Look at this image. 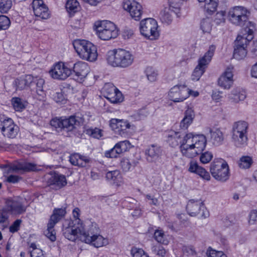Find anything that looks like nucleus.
I'll return each instance as SVG.
<instances>
[{"label":"nucleus","mask_w":257,"mask_h":257,"mask_svg":"<svg viewBox=\"0 0 257 257\" xmlns=\"http://www.w3.org/2000/svg\"><path fill=\"white\" fill-rule=\"evenodd\" d=\"M182 136L179 132L170 131L167 135L166 141L171 147L174 148L180 144V150L183 156L193 158L205 148L206 139L205 136L195 135L192 133L186 134L183 137Z\"/></svg>","instance_id":"1"},{"label":"nucleus","mask_w":257,"mask_h":257,"mask_svg":"<svg viewBox=\"0 0 257 257\" xmlns=\"http://www.w3.org/2000/svg\"><path fill=\"white\" fill-rule=\"evenodd\" d=\"M134 59V56L130 51L122 49L110 50L106 55L107 63L114 67H128L133 64Z\"/></svg>","instance_id":"2"},{"label":"nucleus","mask_w":257,"mask_h":257,"mask_svg":"<svg viewBox=\"0 0 257 257\" xmlns=\"http://www.w3.org/2000/svg\"><path fill=\"white\" fill-rule=\"evenodd\" d=\"M77 55L81 59L90 62L95 61L98 56L96 47L89 41L76 39L72 43Z\"/></svg>","instance_id":"3"},{"label":"nucleus","mask_w":257,"mask_h":257,"mask_svg":"<svg viewBox=\"0 0 257 257\" xmlns=\"http://www.w3.org/2000/svg\"><path fill=\"white\" fill-rule=\"evenodd\" d=\"M94 30L97 37L102 40L108 41L114 39L118 35L116 25L109 21H99L95 23Z\"/></svg>","instance_id":"4"},{"label":"nucleus","mask_w":257,"mask_h":257,"mask_svg":"<svg viewBox=\"0 0 257 257\" xmlns=\"http://www.w3.org/2000/svg\"><path fill=\"white\" fill-rule=\"evenodd\" d=\"M248 128V124L244 121H238L233 123L231 139L236 147L242 148L247 145Z\"/></svg>","instance_id":"5"},{"label":"nucleus","mask_w":257,"mask_h":257,"mask_svg":"<svg viewBox=\"0 0 257 257\" xmlns=\"http://www.w3.org/2000/svg\"><path fill=\"white\" fill-rule=\"evenodd\" d=\"M83 122V117L71 115L68 117H55L51 120L50 124L56 128H66L68 131H71L82 124Z\"/></svg>","instance_id":"6"},{"label":"nucleus","mask_w":257,"mask_h":257,"mask_svg":"<svg viewBox=\"0 0 257 257\" xmlns=\"http://www.w3.org/2000/svg\"><path fill=\"white\" fill-rule=\"evenodd\" d=\"M140 31L142 36L150 40H157L160 36L157 22L153 18H146L140 23Z\"/></svg>","instance_id":"7"},{"label":"nucleus","mask_w":257,"mask_h":257,"mask_svg":"<svg viewBox=\"0 0 257 257\" xmlns=\"http://www.w3.org/2000/svg\"><path fill=\"white\" fill-rule=\"evenodd\" d=\"M210 172L216 180L225 182L229 177V168L227 163L222 159L215 160L210 166Z\"/></svg>","instance_id":"8"},{"label":"nucleus","mask_w":257,"mask_h":257,"mask_svg":"<svg viewBox=\"0 0 257 257\" xmlns=\"http://www.w3.org/2000/svg\"><path fill=\"white\" fill-rule=\"evenodd\" d=\"M248 13L247 10L242 7H235L229 10L228 19L234 25L242 26L245 24V28H248V23L250 22L247 21Z\"/></svg>","instance_id":"9"},{"label":"nucleus","mask_w":257,"mask_h":257,"mask_svg":"<svg viewBox=\"0 0 257 257\" xmlns=\"http://www.w3.org/2000/svg\"><path fill=\"white\" fill-rule=\"evenodd\" d=\"M124 11L127 12L131 18L137 21H140L143 14L142 5L135 0H124L122 3Z\"/></svg>","instance_id":"10"},{"label":"nucleus","mask_w":257,"mask_h":257,"mask_svg":"<svg viewBox=\"0 0 257 257\" xmlns=\"http://www.w3.org/2000/svg\"><path fill=\"white\" fill-rule=\"evenodd\" d=\"M0 129L5 137L11 139L15 138L19 131L12 119L4 115H0Z\"/></svg>","instance_id":"11"},{"label":"nucleus","mask_w":257,"mask_h":257,"mask_svg":"<svg viewBox=\"0 0 257 257\" xmlns=\"http://www.w3.org/2000/svg\"><path fill=\"white\" fill-rule=\"evenodd\" d=\"M49 73L54 79L65 80L72 74V69L68 64L58 62L52 66Z\"/></svg>","instance_id":"12"},{"label":"nucleus","mask_w":257,"mask_h":257,"mask_svg":"<svg viewBox=\"0 0 257 257\" xmlns=\"http://www.w3.org/2000/svg\"><path fill=\"white\" fill-rule=\"evenodd\" d=\"M86 232L83 224H76L74 222H70L68 226L63 229L64 236L71 241H75L77 238L81 241V236Z\"/></svg>","instance_id":"13"},{"label":"nucleus","mask_w":257,"mask_h":257,"mask_svg":"<svg viewBox=\"0 0 257 257\" xmlns=\"http://www.w3.org/2000/svg\"><path fill=\"white\" fill-rule=\"evenodd\" d=\"M186 209L188 214L191 216H195L199 213H200V216L203 218H206L209 216V211L201 200H190L187 203Z\"/></svg>","instance_id":"14"},{"label":"nucleus","mask_w":257,"mask_h":257,"mask_svg":"<svg viewBox=\"0 0 257 257\" xmlns=\"http://www.w3.org/2000/svg\"><path fill=\"white\" fill-rule=\"evenodd\" d=\"M81 241L96 248L101 247L108 244L109 240L107 237L100 234H89L86 232L81 236Z\"/></svg>","instance_id":"15"},{"label":"nucleus","mask_w":257,"mask_h":257,"mask_svg":"<svg viewBox=\"0 0 257 257\" xmlns=\"http://www.w3.org/2000/svg\"><path fill=\"white\" fill-rule=\"evenodd\" d=\"M248 28H245L242 32V35H238L235 41V47L246 48L250 41L253 38V33L255 30L254 24L248 22Z\"/></svg>","instance_id":"16"},{"label":"nucleus","mask_w":257,"mask_h":257,"mask_svg":"<svg viewBox=\"0 0 257 257\" xmlns=\"http://www.w3.org/2000/svg\"><path fill=\"white\" fill-rule=\"evenodd\" d=\"M105 97L112 103H118L123 100L121 92L112 83H106L103 87Z\"/></svg>","instance_id":"17"},{"label":"nucleus","mask_w":257,"mask_h":257,"mask_svg":"<svg viewBox=\"0 0 257 257\" xmlns=\"http://www.w3.org/2000/svg\"><path fill=\"white\" fill-rule=\"evenodd\" d=\"M131 147V144L128 141H120L112 149L106 151L104 156L108 158H117L123 153L128 151Z\"/></svg>","instance_id":"18"},{"label":"nucleus","mask_w":257,"mask_h":257,"mask_svg":"<svg viewBox=\"0 0 257 257\" xmlns=\"http://www.w3.org/2000/svg\"><path fill=\"white\" fill-rule=\"evenodd\" d=\"M169 98L175 102H182L188 97V88L185 85H175L168 92Z\"/></svg>","instance_id":"19"},{"label":"nucleus","mask_w":257,"mask_h":257,"mask_svg":"<svg viewBox=\"0 0 257 257\" xmlns=\"http://www.w3.org/2000/svg\"><path fill=\"white\" fill-rule=\"evenodd\" d=\"M32 7L36 17L42 20H47L51 17V12L43 0H33Z\"/></svg>","instance_id":"20"},{"label":"nucleus","mask_w":257,"mask_h":257,"mask_svg":"<svg viewBox=\"0 0 257 257\" xmlns=\"http://www.w3.org/2000/svg\"><path fill=\"white\" fill-rule=\"evenodd\" d=\"M233 69L234 67L232 65H229L220 76L218 80V84L220 87L226 89H228L231 87L233 83Z\"/></svg>","instance_id":"21"},{"label":"nucleus","mask_w":257,"mask_h":257,"mask_svg":"<svg viewBox=\"0 0 257 257\" xmlns=\"http://www.w3.org/2000/svg\"><path fill=\"white\" fill-rule=\"evenodd\" d=\"M73 71L75 73L74 79L78 82H81L88 74L89 68L87 63L78 62L74 65Z\"/></svg>","instance_id":"22"},{"label":"nucleus","mask_w":257,"mask_h":257,"mask_svg":"<svg viewBox=\"0 0 257 257\" xmlns=\"http://www.w3.org/2000/svg\"><path fill=\"white\" fill-rule=\"evenodd\" d=\"M6 203L7 211L12 214H20L24 213L26 210V207L20 199H9Z\"/></svg>","instance_id":"23"},{"label":"nucleus","mask_w":257,"mask_h":257,"mask_svg":"<svg viewBox=\"0 0 257 257\" xmlns=\"http://www.w3.org/2000/svg\"><path fill=\"white\" fill-rule=\"evenodd\" d=\"M147 160L149 162H155L162 155L161 147L152 145L145 151Z\"/></svg>","instance_id":"24"},{"label":"nucleus","mask_w":257,"mask_h":257,"mask_svg":"<svg viewBox=\"0 0 257 257\" xmlns=\"http://www.w3.org/2000/svg\"><path fill=\"white\" fill-rule=\"evenodd\" d=\"M110 126L113 131L120 134L131 127V124L127 120L116 118H112L110 120Z\"/></svg>","instance_id":"25"},{"label":"nucleus","mask_w":257,"mask_h":257,"mask_svg":"<svg viewBox=\"0 0 257 257\" xmlns=\"http://www.w3.org/2000/svg\"><path fill=\"white\" fill-rule=\"evenodd\" d=\"M107 180L111 183L117 186H121L123 183V178L119 171L114 170L109 171L106 174Z\"/></svg>","instance_id":"26"},{"label":"nucleus","mask_w":257,"mask_h":257,"mask_svg":"<svg viewBox=\"0 0 257 257\" xmlns=\"http://www.w3.org/2000/svg\"><path fill=\"white\" fill-rule=\"evenodd\" d=\"M33 77L31 75H26L15 80V85L17 89L23 90L29 87L33 81Z\"/></svg>","instance_id":"27"},{"label":"nucleus","mask_w":257,"mask_h":257,"mask_svg":"<svg viewBox=\"0 0 257 257\" xmlns=\"http://www.w3.org/2000/svg\"><path fill=\"white\" fill-rule=\"evenodd\" d=\"M215 48L216 47L215 46H210L209 48L208 51L205 54L204 56L199 59L198 65H197V66L201 68H203L204 70H205L206 66L209 63V62L211 60V58L214 54Z\"/></svg>","instance_id":"28"},{"label":"nucleus","mask_w":257,"mask_h":257,"mask_svg":"<svg viewBox=\"0 0 257 257\" xmlns=\"http://www.w3.org/2000/svg\"><path fill=\"white\" fill-rule=\"evenodd\" d=\"M246 97L245 91L240 88L233 89L228 95L229 100L234 103H238L240 101L243 100Z\"/></svg>","instance_id":"29"},{"label":"nucleus","mask_w":257,"mask_h":257,"mask_svg":"<svg viewBox=\"0 0 257 257\" xmlns=\"http://www.w3.org/2000/svg\"><path fill=\"white\" fill-rule=\"evenodd\" d=\"M66 214L65 208H54L49 220L50 225L56 224L65 216Z\"/></svg>","instance_id":"30"},{"label":"nucleus","mask_w":257,"mask_h":257,"mask_svg":"<svg viewBox=\"0 0 257 257\" xmlns=\"http://www.w3.org/2000/svg\"><path fill=\"white\" fill-rule=\"evenodd\" d=\"M70 163L75 166L85 167L89 162V159L85 156H82L78 154H74L70 156Z\"/></svg>","instance_id":"31"},{"label":"nucleus","mask_w":257,"mask_h":257,"mask_svg":"<svg viewBox=\"0 0 257 257\" xmlns=\"http://www.w3.org/2000/svg\"><path fill=\"white\" fill-rule=\"evenodd\" d=\"M194 117V111L191 109H187L185 113V116L180 122V127L183 129H187L192 123Z\"/></svg>","instance_id":"32"},{"label":"nucleus","mask_w":257,"mask_h":257,"mask_svg":"<svg viewBox=\"0 0 257 257\" xmlns=\"http://www.w3.org/2000/svg\"><path fill=\"white\" fill-rule=\"evenodd\" d=\"M49 183L50 185H56L59 187H62L67 183L65 176L58 174L52 175L49 179Z\"/></svg>","instance_id":"33"},{"label":"nucleus","mask_w":257,"mask_h":257,"mask_svg":"<svg viewBox=\"0 0 257 257\" xmlns=\"http://www.w3.org/2000/svg\"><path fill=\"white\" fill-rule=\"evenodd\" d=\"M11 169L16 172L19 171H35L36 169V166L35 165L30 163H19L13 165Z\"/></svg>","instance_id":"34"},{"label":"nucleus","mask_w":257,"mask_h":257,"mask_svg":"<svg viewBox=\"0 0 257 257\" xmlns=\"http://www.w3.org/2000/svg\"><path fill=\"white\" fill-rule=\"evenodd\" d=\"M170 8H164L160 14V19L162 23L167 25L170 24L173 21V16Z\"/></svg>","instance_id":"35"},{"label":"nucleus","mask_w":257,"mask_h":257,"mask_svg":"<svg viewBox=\"0 0 257 257\" xmlns=\"http://www.w3.org/2000/svg\"><path fill=\"white\" fill-rule=\"evenodd\" d=\"M200 3H203L204 10L208 14L215 12L217 7V0H198Z\"/></svg>","instance_id":"36"},{"label":"nucleus","mask_w":257,"mask_h":257,"mask_svg":"<svg viewBox=\"0 0 257 257\" xmlns=\"http://www.w3.org/2000/svg\"><path fill=\"white\" fill-rule=\"evenodd\" d=\"M211 140L214 145H220L223 141V133L219 129H215L213 131H211Z\"/></svg>","instance_id":"37"},{"label":"nucleus","mask_w":257,"mask_h":257,"mask_svg":"<svg viewBox=\"0 0 257 257\" xmlns=\"http://www.w3.org/2000/svg\"><path fill=\"white\" fill-rule=\"evenodd\" d=\"M11 103L14 109L17 111H22L27 105L26 101L17 97L12 98Z\"/></svg>","instance_id":"38"},{"label":"nucleus","mask_w":257,"mask_h":257,"mask_svg":"<svg viewBox=\"0 0 257 257\" xmlns=\"http://www.w3.org/2000/svg\"><path fill=\"white\" fill-rule=\"evenodd\" d=\"M252 164V159L249 156H242L238 162V167L242 169H249Z\"/></svg>","instance_id":"39"},{"label":"nucleus","mask_w":257,"mask_h":257,"mask_svg":"<svg viewBox=\"0 0 257 257\" xmlns=\"http://www.w3.org/2000/svg\"><path fill=\"white\" fill-rule=\"evenodd\" d=\"M154 237L155 240L161 243L168 244L169 241L166 239V236L164 231L162 229H157L155 230Z\"/></svg>","instance_id":"40"},{"label":"nucleus","mask_w":257,"mask_h":257,"mask_svg":"<svg viewBox=\"0 0 257 257\" xmlns=\"http://www.w3.org/2000/svg\"><path fill=\"white\" fill-rule=\"evenodd\" d=\"M247 55L246 48L244 47H235L233 53V57L237 60H241L244 59Z\"/></svg>","instance_id":"41"},{"label":"nucleus","mask_w":257,"mask_h":257,"mask_svg":"<svg viewBox=\"0 0 257 257\" xmlns=\"http://www.w3.org/2000/svg\"><path fill=\"white\" fill-rule=\"evenodd\" d=\"M66 8L69 13L76 12L79 8V4L77 0H68Z\"/></svg>","instance_id":"42"},{"label":"nucleus","mask_w":257,"mask_h":257,"mask_svg":"<svg viewBox=\"0 0 257 257\" xmlns=\"http://www.w3.org/2000/svg\"><path fill=\"white\" fill-rule=\"evenodd\" d=\"M13 5L12 0H1L0 12L6 14L11 9Z\"/></svg>","instance_id":"43"},{"label":"nucleus","mask_w":257,"mask_h":257,"mask_svg":"<svg viewBox=\"0 0 257 257\" xmlns=\"http://www.w3.org/2000/svg\"><path fill=\"white\" fill-rule=\"evenodd\" d=\"M146 74L148 80L151 82L156 81L158 75L157 71L152 67L146 68Z\"/></svg>","instance_id":"44"},{"label":"nucleus","mask_w":257,"mask_h":257,"mask_svg":"<svg viewBox=\"0 0 257 257\" xmlns=\"http://www.w3.org/2000/svg\"><path fill=\"white\" fill-rule=\"evenodd\" d=\"M53 99L57 103H64L66 99L62 90L59 89L58 91H53L51 93Z\"/></svg>","instance_id":"45"},{"label":"nucleus","mask_w":257,"mask_h":257,"mask_svg":"<svg viewBox=\"0 0 257 257\" xmlns=\"http://www.w3.org/2000/svg\"><path fill=\"white\" fill-rule=\"evenodd\" d=\"M200 28L204 33H210L212 29L211 20L208 18L203 19L201 22Z\"/></svg>","instance_id":"46"},{"label":"nucleus","mask_w":257,"mask_h":257,"mask_svg":"<svg viewBox=\"0 0 257 257\" xmlns=\"http://www.w3.org/2000/svg\"><path fill=\"white\" fill-rule=\"evenodd\" d=\"M202 166L195 160H191L188 164L187 170L191 173L196 174Z\"/></svg>","instance_id":"47"},{"label":"nucleus","mask_w":257,"mask_h":257,"mask_svg":"<svg viewBox=\"0 0 257 257\" xmlns=\"http://www.w3.org/2000/svg\"><path fill=\"white\" fill-rule=\"evenodd\" d=\"M55 225V224H51L50 225V222H48L47 224V229L45 233L46 236L52 241H54L56 239V232L54 229Z\"/></svg>","instance_id":"48"},{"label":"nucleus","mask_w":257,"mask_h":257,"mask_svg":"<svg viewBox=\"0 0 257 257\" xmlns=\"http://www.w3.org/2000/svg\"><path fill=\"white\" fill-rule=\"evenodd\" d=\"M180 2L181 0H169V7L168 8H170L172 12L178 15L180 12Z\"/></svg>","instance_id":"49"},{"label":"nucleus","mask_w":257,"mask_h":257,"mask_svg":"<svg viewBox=\"0 0 257 257\" xmlns=\"http://www.w3.org/2000/svg\"><path fill=\"white\" fill-rule=\"evenodd\" d=\"M11 21L9 18L4 15H0V30H7L10 26Z\"/></svg>","instance_id":"50"},{"label":"nucleus","mask_w":257,"mask_h":257,"mask_svg":"<svg viewBox=\"0 0 257 257\" xmlns=\"http://www.w3.org/2000/svg\"><path fill=\"white\" fill-rule=\"evenodd\" d=\"M196 175L204 181H209L211 180V176L209 172L203 167H201Z\"/></svg>","instance_id":"51"},{"label":"nucleus","mask_w":257,"mask_h":257,"mask_svg":"<svg viewBox=\"0 0 257 257\" xmlns=\"http://www.w3.org/2000/svg\"><path fill=\"white\" fill-rule=\"evenodd\" d=\"M87 132L94 138L99 139L102 136V130L97 127L88 129L87 130Z\"/></svg>","instance_id":"52"},{"label":"nucleus","mask_w":257,"mask_h":257,"mask_svg":"<svg viewBox=\"0 0 257 257\" xmlns=\"http://www.w3.org/2000/svg\"><path fill=\"white\" fill-rule=\"evenodd\" d=\"M132 257H146L148 254L142 248L134 247L131 249Z\"/></svg>","instance_id":"53"},{"label":"nucleus","mask_w":257,"mask_h":257,"mask_svg":"<svg viewBox=\"0 0 257 257\" xmlns=\"http://www.w3.org/2000/svg\"><path fill=\"white\" fill-rule=\"evenodd\" d=\"M44 84L45 80L43 79L39 78L37 81L36 92L39 95L43 96L45 94V92L43 90V85Z\"/></svg>","instance_id":"54"},{"label":"nucleus","mask_w":257,"mask_h":257,"mask_svg":"<svg viewBox=\"0 0 257 257\" xmlns=\"http://www.w3.org/2000/svg\"><path fill=\"white\" fill-rule=\"evenodd\" d=\"M204 71L205 70L203 68H201L197 66L192 75V79L194 81L198 80Z\"/></svg>","instance_id":"55"},{"label":"nucleus","mask_w":257,"mask_h":257,"mask_svg":"<svg viewBox=\"0 0 257 257\" xmlns=\"http://www.w3.org/2000/svg\"><path fill=\"white\" fill-rule=\"evenodd\" d=\"M213 155L211 153L206 152L201 154L200 157V161L203 164L209 163L212 159Z\"/></svg>","instance_id":"56"},{"label":"nucleus","mask_w":257,"mask_h":257,"mask_svg":"<svg viewBox=\"0 0 257 257\" xmlns=\"http://www.w3.org/2000/svg\"><path fill=\"white\" fill-rule=\"evenodd\" d=\"M206 254L207 257H227L222 251L212 249L208 250Z\"/></svg>","instance_id":"57"},{"label":"nucleus","mask_w":257,"mask_h":257,"mask_svg":"<svg viewBox=\"0 0 257 257\" xmlns=\"http://www.w3.org/2000/svg\"><path fill=\"white\" fill-rule=\"evenodd\" d=\"M132 165L130 161L127 158H123L120 162V167L122 170L125 172L128 171Z\"/></svg>","instance_id":"58"},{"label":"nucleus","mask_w":257,"mask_h":257,"mask_svg":"<svg viewBox=\"0 0 257 257\" xmlns=\"http://www.w3.org/2000/svg\"><path fill=\"white\" fill-rule=\"evenodd\" d=\"M225 21V13L224 11H220L216 13L215 15V22L217 24L224 23Z\"/></svg>","instance_id":"59"},{"label":"nucleus","mask_w":257,"mask_h":257,"mask_svg":"<svg viewBox=\"0 0 257 257\" xmlns=\"http://www.w3.org/2000/svg\"><path fill=\"white\" fill-rule=\"evenodd\" d=\"M72 215L73 218L75 219L74 221V223L76 224H83L82 221L79 218L80 215V210L78 207H75L72 211Z\"/></svg>","instance_id":"60"},{"label":"nucleus","mask_w":257,"mask_h":257,"mask_svg":"<svg viewBox=\"0 0 257 257\" xmlns=\"http://www.w3.org/2000/svg\"><path fill=\"white\" fill-rule=\"evenodd\" d=\"M153 250L158 255L162 257L165 256L167 252V250L163 246H154Z\"/></svg>","instance_id":"61"},{"label":"nucleus","mask_w":257,"mask_h":257,"mask_svg":"<svg viewBox=\"0 0 257 257\" xmlns=\"http://www.w3.org/2000/svg\"><path fill=\"white\" fill-rule=\"evenodd\" d=\"M257 222V210H252L249 215L248 223L250 224H255Z\"/></svg>","instance_id":"62"},{"label":"nucleus","mask_w":257,"mask_h":257,"mask_svg":"<svg viewBox=\"0 0 257 257\" xmlns=\"http://www.w3.org/2000/svg\"><path fill=\"white\" fill-rule=\"evenodd\" d=\"M22 220L20 219L16 220L13 224L10 227V231L14 233L17 232L19 229Z\"/></svg>","instance_id":"63"},{"label":"nucleus","mask_w":257,"mask_h":257,"mask_svg":"<svg viewBox=\"0 0 257 257\" xmlns=\"http://www.w3.org/2000/svg\"><path fill=\"white\" fill-rule=\"evenodd\" d=\"M21 178L17 175H10L7 178V181L11 183H16L18 182Z\"/></svg>","instance_id":"64"}]
</instances>
